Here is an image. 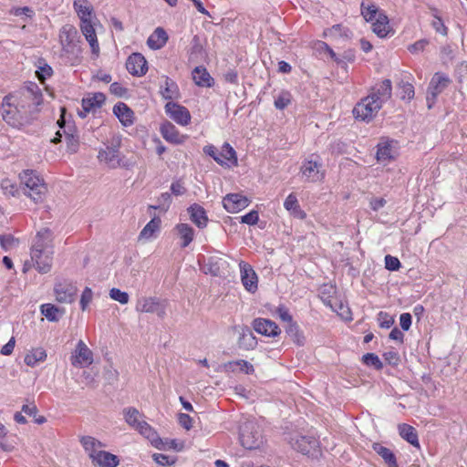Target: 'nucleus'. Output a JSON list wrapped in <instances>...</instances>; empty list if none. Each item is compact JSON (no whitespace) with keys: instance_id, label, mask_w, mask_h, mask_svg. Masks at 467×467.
Listing matches in <instances>:
<instances>
[{"instance_id":"obj_1","label":"nucleus","mask_w":467,"mask_h":467,"mask_svg":"<svg viewBox=\"0 0 467 467\" xmlns=\"http://www.w3.org/2000/svg\"><path fill=\"white\" fill-rule=\"evenodd\" d=\"M14 98L11 93L3 98L0 113L9 126L20 130L31 125L36 119L34 117L35 111L21 109Z\"/></svg>"},{"instance_id":"obj_2","label":"nucleus","mask_w":467,"mask_h":467,"mask_svg":"<svg viewBox=\"0 0 467 467\" xmlns=\"http://www.w3.org/2000/svg\"><path fill=\"white\" fill-rule=\"evenodd\" d=\"M14 99L18 102L21 109L35 111L34 117L37 119L40 112L39 107L43 104L41 88L36 82H26L17 92L13 94Z\"/></svg>"},{"instance_id":"obj_3","label":"nucleus","mask_w":467,"mask_h":467,"mask_svg":"<svg viewBox=\"0 0 467 467\" xmlns=\"http://www.w3.org/2000/svg\"><path fill=\"white\" fill-rule=\"evenodd\" d=\"M239 440L247 450H255L263 443V436L258 424L254 420H245L239 427Z\"/></svg>"},{"instance_id":"obj_4","label":"nucleus","mask_w":467,"mask_h":467,"mask_svg":"<svg viewBox=\"0 0 467 467\" xmlns=\"http://www.w3.org/2000/svg\"><path fill=\"white\" fill-rule=\"evenodd\" d=\"M53 245L35 243L31 248V258L35 262V267L40 274L50 272L53 262Z\"/></svg>"},{"instance_id":"obj_5","label":"nucleus","mask_w":467,"mask_h":467,"mask_svg":"<svg viewBox=\"0 0 467 467\" xmlns=\"http://www.w3.org/2000/svg\"><path fill=\"white\" fill-rule=\"evenodd\" d=\"M289 443L294 450L308 457L321 455L320 443L315 436L296 433L289 437Z\"/></svg>"},{"instance_id":"obj_6","label":"nucleus","mask_w":467,"mask_h":467,"mask_svg":"<svg viewBox=\"0 0 467 467\" xmlns=\"http://www.w3.org/2000/svg\"><path fill=\"white\" fill-rule=\"evenodd\" d=\"M203 152L222 166L237 165L236 151L228 142H224L221 150L213 145L204 146Z\"/></svg>"},{"instance_id":"obj_7","label":"nucleus","mask_w":467,"mask_h":467,"mask_svg":"<svg viewBox=\"0 0 467 467\" xmlns=\"http://www.w3.org/2000/svg\"><path fill=\"white\" fill-rule=\"evenodd\" d=\"M381 108L380 101L373 99V97L368 95L356 104L353 109V115L357 119L369 122Z\"/></svg>"},{"instance_id":"obj_8","label":"nucleus","mask_w":467,"mask_h":467,"mask_svg":"<svg viewBox=\"0 0 467 467\" xmlns=\"http://www.w3.org/2000/svg\"><path fill=\"white\" fill-rule=\"evenodd\" d=\"M120 139H113L111 145H107L105 149L99 151L98 158L100 161H104L109 168L116 169L118 167H128L129 164L123 162L120 157Z\"/></svg>"},{"instance_id":"obj_9","label":"nucleus","mask_w":467,"mask_h":467,"mask_svg":"<svg viewBox=\"0 0 467 467\" xmlns=\"http://www.w3.org/2000/svg\"><path fill=\"white\" fill-rule=\"evenodd\" d=\"M25 184L29 192L27 195L36 202H42L44 196L47 192V187L43 179L30 172L29 177L26 178Z\"/></svg>"},{"instance_id":"obj_10","label":"nucleus","mask_w":467,"mask_h":467,"mask_svg":"<svg viewBox=\"0 0 467 467\" xmlns=\"http://www.w3.org/2000/svg\"><path fill=\"white\" fill-rule=\"evenodd\" d=\"M77 292V286L67 280L57 282L54 286L56 300L59 303H72Z\"/></svg>"},{"instance_id":"obj_11","label":"nucleus","mask_w":467,"mask_h":467,"mask_svg":"<svg viewBox=\"0 0 467 467\" xmlns=\"http://www.w3.org/2000/svg\"><path fill=\"white\" fill-rule=\"evenodd\" d=\"M93 363V353L87 345L79 340L75 352L71 356V364L74 367L86 368Z\"/></svg>"},{"instance_id":"obj_12","label":"nucleus","mask_w":467,"mask_h":467,"mask_svg":"<svg viewBox=\"0 0 467 467\" xmlns=\"http://www.w3.org/2000/svg\"><path fill=\"white\" fill-rule=\"evenodd\" d=\"M165 111L169 117L180 125L186 126L191 121L189 109L178 103L169 101L165 105Z\"/></svg>"},{"instance_id":"obj_13","label":"nucleus","mask_w":467,"mask_h":467,"mask_svg":"<svg viewBox=\"0 0 467 467\" xmlns=\"http://www.w3.org/2000/svg\"><path fill=\"white\" fill-rule=\"evenodd\" d=\"M136 310L141 313H154L163 318L166 315L165 306L156 297H142L138 300Z\"/></svg>"},{"instance_id":"obj_14","label":"nucleus","mask_w":467,"mask_h":467,"mask_svg":"<svg viewBox=\"0 0 467 467\" xmlns=\"http://www.w3.org/2000/svg\"><path fill=\"white\" fill-rule=\"evenodd\" d=\"M241 280L244 288L250 293H255L258 289V277L252 266L244 261L239 264Z\"/></svg>"},{"instance_id":"obj_15","label":"nucleus","mask_w":467,"mask_h":467,"mask_svg":"<svg viewBox=\"0 0 467 467\" xmlns=\"http://www.w3.org/2000/svg\"><path fill=\"white\" fill-rule=\"evenodd\" d=\"M126 68L132 76L142 77L148 71V63L142 54L136 52L128 57Z\"/></svg>"},{"instance_id":"obj_16","label":"nucleus","mask_w":467,"mask_h":467,"mask_svg":"<svg viewBox=\"0 0 467 467\" xmlns=\"http://www.w3.org/2000/svg\"><path fill=\"white\" fill-rule=\"evenodd\" d=\"M252 327L254 331L265 337H275L281 333L278 325L275 321L267 318H254Z\"/></svg>"},{"instance_id":"obj_17","label":"nucleus","mask_w":467,"mask_h":467,"mask_svg":"<svg viewBox=\"0 0 467 467\" xmlns=\"http://www.w3.org/2000/svg\"><path fill=\"white\" fill-rule=\"evenodd\" d=\"M249 203V199L240 193H229L223 200L224 209L231 213L240 212L246 208Z\"/></svg>"},{"instance_id":"obj_18","label":"nucleus","mask_w":467,"mask_h":467,"mask_svg":"<svg viewBox=\"0 0 467 467\" xmlns=\"http://www.w3.org/2000/svg\"><path fill=\"white\" fill-rule=\"evenodd\" d=\"M160 131L166 141L175 145L183 144L188 139L187 135L181 134L176 127L168 120L161 125Z\"/></svg>"},{"instance_id":"obj_19","label":"nucleus","mask_w":467,"mask_h":467,"mask_svg":"<svg viewBox=\"0 0 467 467\" xmlns=\"http://www.w3.org/2000/svg\"><path fill=\"white\" fill-rule=\"evenodd\" d=\"M80 29L86 40L88 42L92 53L98 57L99 53V46L95 28L92 24V18L80 20Z\"/></svg>"},{"instance_id":"obj_20","label":"nucleus","mask_w":467,"mask_h":467,"mask_svg":"<svg viewBox=\"0 0 467 467\" xmlns=\"http://www.w3.org/2000/svg\"><path fill=\"white\" fill-rule=\"evenodd\" d=\"M392 94V84L390 79L386 78L379 84L371 88V92L368 94L369 97H373V99L380 101L382 106L384 102L391 98Z\"/></svg>"},{"instance_id":"obj_21","label":"nucleus","mask_w":467,"mask_h":467,"mask_svg":"<svg viewBox=\"0 0 467 467\" xmlns=\"http://www.w3.org/2000/svg\"><path fill=\"white\" fill-rule=\"evenodd\" d=\"M136 430L148 439L156 449L164 450L163 440L149 423L143 420L138 424Z\"/></svg>"},{"instance_id":"obj_22","label":"nucleus","mask_w":467,"mask_h":467,"mask_svg":"<svg viewBox=\"0 0 467 467\" xmlns=\"http://www.w3.org/2000/svg\"><path fill=\"white\" fill-rule=\"evenodd\" d=\"M113 114L124 127H130L134 123V112L124 102H118L114 105Z\"/></svg>"},{"instance_id":"obj_23","label":"nucleus","mask_w":467,"mask_h":467,"mask_svg":"<svg viewBox=\"0 0 467 467\" xmlns=\"http://www.w3.org/2000/svg\"><path fill=\"white\" fill-rule=\"evenodd\" d=\"M191 221L198 227L204 228L208 223V216L205 209L198 203L190 205L187 209Z\"/></svg>"},{"instance_id":"obj_24","label":"nucleus","mask_w":467,"mask_h":467,"mask_svg":"<svg viewBox=\"0 0 467 467\" xmlns=\"http://www.w3.org/2000/svg\"><path fill=\"white\" fill-rule=\"evenodd\" d=\"M322 164L317 161H306L302 167L301 171L307 180L311 182H317L323 179L324 174L320 173Z\"/></svg>"},{"instance_id":"obj_25","label":"nucleus","mask_w":467,"mask_h":467,"mask_svg":"<svg viewBox=\"0 0 467 467\" xmlns=\"http://www.w3.org/2000/svg\"><path fill=\"white\" fill-rule=\"evenodd\" d=\"M451 83L450 78L443 72H436L431 78L428 89L437 95L441 94Z\"/></svg>"},{"instance_id":"obj_26","label":"nucleus","mask_w":467,"mask_h":467,"mask_svg":"<svg viewBox=\"0 0 467 467\" xmlns=\"http://www.w3.org/2000/svg\"><path fill=\"white\" fill-rule=\"evenodd\" d=\"M92 463L100 467H117L119 463V460L115 454L106 451H99L96 453V456H94Z\"/></svg>"},{"instance_id":"obj_27","label":"nucleus","mask_w":467,"mask_h":467,"mask_svg":"<svg viewBox=\"0 0 467 467\" xmlns=\"http://www.w3.org/2000/svg\"><path fill=\"white\" fill-rule=\"evenodd\" d=\"M194 83L199 87L211 88L214 84L213 78L204 67H196L192 71Z\"/></svg>"},{"instance_id":"obj_28","label":"nucleus","mask_w":467,"mask_h":467,"mask_svg":"<svg viewBox=\"0 0 467 467\" xmlns=\"http://www.w3.org/2000/svg\"><path fill=\"white\" fill-rule=\"evenodd\" d=\"M106 101V96L102 92L93 93L92 96L82 99L81 105L85 112L99 109Z\"/></svg>"},{"instance_id":"obj_29","label":"nucleus","mask_w":467,"mask_h":467,"mask_svg":"<svg viewBox=\"0 0 467 467\" xmlns=\"http://www.w3.org/2000/svg\"><path fill=\"white\" fill-rule=\"evenodd\" d=\"M168 41V34L162 27H157L147 40L148 46L151 49H160L163 47Z\"/></svg>"},{"instance_id":"obj_30","label":"nucleus","mask_w":467,"mask_h":467,"mask_svg":"<svg viewBox=\"0 0 467 467\" xmlns=\"http://www.w3.org/2000/svg\"><path fill=\"white\" fill-rule=\"evenodd\" d=\"M399 433L402 439L408 441L410 444L414 447L420 448L418 433L414 427L407 424L401 423L398 426Z\"/></svg>"},{"instance_id":"obj_31","label":"nucleus","mask_w":467,"mask_h":467,"mask_svg":"<svg viewBox=\"0 0 467 467\" xmlns=\"http://www.w3.org/2000/svg\"><path fill=\"white\" fill-rule=\"evenodd\" d=\"M73 6L80 20L95 16L93 5L88 0H74Z\"/></svg>"},{"instance_id":"obj_32","label":"nucleus","mask_w":467,"mask_h":467,"mask_svg":"<svg viewBox=\"0 0 467 467\" xmlns=\"http://www.w3.org/2000/svg\"><path fill=\"white\" fill-rule=\"evenodd\" d=\"M372 23V31L379 36V37H386L390 31L389 24V18L386 16V14H379V16H378Z\"/></svg>"},{"instance_id":"obj_33","label":"nucleus","mask_w":467,"mask_h":467,"mask_svg":"<svg viewBox=\"0 0 467 467\" xmlns=\"http://www.w3.org/2000/svg\"><path fill=\"white\" fill-rule=\"evenodd\" d=\"M372 448L384 460L388 467H399L397 458L390 449L377 442Z\"/></svg>"},{"instance_id":"obj_34","label":"nucleus","mask_w":467,"mask_h":467,"mask_svg":"<svg viewBox=\"0 0 467 467\" xmlns=\"http://www.w3.org/2000/svg\"><path fill=\"white\" fill-rule=\"evenodd\" d=\"M161 220L153 214L151 220L143 227L140 233L139 239H150L156 232L160 231Z\"/></svg>"},{"instance_id":"obj_35","label":"nucleus","mask_w":467,"mask_h":467,"mask_svg":"<svg viewBox=\"0 0 467 467\" xmlns=\"http://www.w3.org/2000/svg\"><path fill=\"white\" fill-rule=\"evenodd\" d=\"M180 238L182 240L181 247H187L193 240L194 230L188 223H178L175 227Z\"/></svg>"},{"instance_id":"obj_36","label":"nucleus","mask_w":467,"mask_h":467,"mask_svg":"<svg viewBox=\"0 0 467 467\" xmlns=\"http://www.w3.org/2000/svg\"><path fill=\"white\" fill-rule=\"evenodd\" d=\"M41 314L50 322H57L64 314V310L53 304H43L40 306Z\"/></svg>"},{"instance_id":"obj_37","label":"nucleus","mask_w":467,"mask_h":467,"mask_svg":"<svg viewBox=\"0 0 467 467\" xmlns=\"http://www.w3.org/2000/svg\"><path fill=\"white\" fill-rule=\"evenodd\" d=\"M161 93L166 100H171L179 95L178 85L169 77H165L164 86H161Z\"/></svg>"},{"instance_id":"obj_38","label":"nucleus","mask_w":467,"mask_h":467,"mask_svg":"<svg viewBox=\"0 0 467 467\" xmlns=\"http://www.w3.org/2000/svg\"><path fill=\"white\" fill-rule=\"evenodd\" d=\"M361 15L367 22H373L379 14H384L385 12L379 10V7L375 4H367L364 0L360 5Z\"/></svg>"},{"instance_id":"obj_39","label":"nucleus","mask_w":467,"mask_h":467,"mask_svg":"<svg viewBox=\"0 0 467 467\" xmlns=\"http://www.w3.org/2000/svg\"><path fill=\"white\" fill-rule=\"evenodd\" d=\"M80 443L82 444L85 451L88 453V456L91 460H93L94 456H96V453L99 451L97 450V447L104 446L102 442L91 436H82L80 439Z\"/></svg>"},{"instance_id":"obj_40","label":"nucleus","mask_w":467,"mask_h":467,"mask_svg":"<svg viewBox=\"0 0 467 467\" xmlns=\"http://www.w3.org/2000/svg\"><path fill=\"white\" fill-rule=\"evenodd\" d=\"M257 345V339L253 332L246 328L242 332L238 339V346L240 348L250 350L254 349Z\"/></svg>"},{"instance_id":"obj_41","label":"nucleus","mask_w":467,"mask_h":467,"mask_svg":"<svg viewBox=\"0 0 467 467\" xmlns=\"http://www.w3.org/2000/svg\"><path fill=\"white\" fill-rule=\"evenodd\" d=\"M285 332L297 346L301 347L305 345L306 338L296 322L288 324L285 328Z\"/></svg>"},{"instance_id":"obj_42","label":"nucleus","mask_w":467,"mask_h":467,"mask_svg":"<svg viewBox=\"0 0 467 467\" xmlns=\"http://www.w3.org/2000/svg\"><path fill=\"white\" fill-rule=\"evenodd\" d=\"M204 53L205 50L202 43L201 37L198 35H194L191 41L190 48L188 50L190 59H197L202 57Z\"/></svg>"},{"instance_id":"obj_43","label":"nucleus","mask_w":467,"mask_h":467,"mask_svg":"<svg viewBox=\"0 0 467 467\" xmlns=\"http://www.w3.org/2000/svg\"><path fill=\"white\" fill-rule=\"evenodd\" d=\"M47 358V353L46 350H44L41 348L33 349L31 352L27 353L25 356L24 361L25 363L33 368L35 367L37 362L44 361Z\"/></svg>"},{"instance_id":"obj_44","label":"nucleus","mask_w":467,"mask_h":467,"mask_svg":"<svg viewBox=\"0 0 467 467\" xmlns=\"http://www.w3.org/2000/svg\"><path fill=\"white\" fill-rule=\"evenodd\" d=\"M15 448V443L9 441L8 431L5 426L0 422V449L3 451L11 452Z\"/></svg>"},{"instance_id":"obj_45","label":"nucleus","mask_w":467,"mask_h":467,"mask_svg":"<svg viewBox=\"0 0 467 467\" xmlns=\"http://www.w3.org/2000/svg\"><path fill=\"white\" fill-rule=\"evenodd\" d=\"M377 159L379 161H390L393 159V156L391 155L392 147L390 145L389 141L379 143L377 146Z\"/></svg>"},{"instance_id":"obj_46","label":"nucleus","mask_w":467,"mask_h":467,"mask_svg":"<svg viewBox=\"0 0 467 467\" xmlns=\"http://www.w3.org/2000/svg\"><path fill=\"white\" fill-rule=\"evenodd\" d=\"M204 273L213 276L221 275V259L215 256L209 257L204 265Z\"/></svg>"},{"instance_id":"obj_47","label":"nucleus","mask_w":467,"mask_h":467,"mask_svg":"<svg viewBox=\"0 0 467 467\" xmlns=\"http://www.w3.org/2000/svg\"><path fill=\"white\" fill-rule=\"evenodd\" d=\"M234 366H238L240 368V370L247 375H252L254 372V366L244 359L229 361L228 363L224 364V367L228 369H231L232 371L234 370Z\"/></svg>"},{"instance_id":"obj_48","label":"nucleus","mask_w":467,"mask_h":467,"mask_svg":"<svg viewBox=\"0 0 467 467\" xmlns=\"http://www.w3.org/2000/svg\"><path fill=\"white\" fill-rule=\"evenodd\" d=\"M61 33V42L63 45L66 46H70L71 44H73L74 38L78 35L77 29L71 25H66L65 26H63Z\"/></svg>"},{"instance_id":"obj_49","label":"nucleus","mask_w":467,"mask_h":467,"mask_svg":"<svg viewBox=\"0 0 467 467\" xmlns=\"http://www.w3.org/2000/svg\"><path fill=\"white\" fill-rule=\"evenodd\" d=\"M328 34L334 37L339 36L346 39H350L353 35L349 28L344 27L340 24L334 25L328 28Z\"/></svg>"},{"instance_id":"obj_50","label":"nucleus","mask_w":467,"mask_h":467,"mask_svg":"<svg viewBox=\"0 0 467 467\" xmlns=\"http://www.w3.org/2000/svg\"><path fill=\"white\" fill-rule=\"evenodd\" d=\"M400 89V98L403 100H410L414 98V87L411 83L400 81L398 85Z\"/></svg>"},{"instance_id":"obj_51","label":"nucleus","mask_w":467,"mask_h":467,"mask_svg":"<svg viewBox=\"0 0 467 467\" xmlns=\"http://www.w3.org/2000/svg\"><path fill=\"white\" fill-rule=\"evenodd\" d=\"M362 362L368 366L372 367L377 370H380L383 368V363L379 358L374 353H367L362 356Z\"/></svg>"},{"instance_id":"obj_52","label":"nucleus","mask_w":467,"mask_h":467,"mask_svg":"<svg viewBox=\"0 0 467 467\" xmlns=\"http://www.w3.org/2000/svg\"><path fill=\"white\" fill-rule=\"evenodd\" d=\"M284 206L287 211H293L294 213H300L301 217H304L306 215L305 213L301 211L297 198L293 193H290L286 197L284 202Z\"/></svg>"},{"instance_id":"obj_53","label":"nucleus","mask_w":467,"mask_h":467,"mask_svg":"<svg viewBox=\"0 0 467 467\" xmlns=\"http://www.w3.org/2000/svg\"><path fill=\"white\" fill-rule=\"evenodd\" d=\"M124 414L126 422L130 426L137 429L138 424L141 422L138 420L140 414L139 410L135 408L130 407L124 410Z\"/></svg>"},{"instance_id":"obj_54","label":"nucleus","mask_w":467,"mask_h":467,"mask_svg":"<svg viewBox=\"0 0 467 467\" xmlns=\"http://www.w3.org/2000/svg\"><path fill=\"white\" fill-rule=\"evenodd\" d=\"M292 100V95L289 91L283 90L278 97L275 99V107L277 109H285Z\"/></svg>"},{"instance_id":"obj_55","label":"nucleus","mask_w":467,"mask_h":467,"mask_svg":"<svg viewBox=\"0 0 467 467\" xmlns=\"http://www.w3.org/2000/svg\"><path fill=\"white\" fill-rule=\"evenodd\" d=\"M67 143V151L70 154L76 153L79 148V136L78 134H69V137H65Z\"/></svg>"},{"instance_id":"obj_56","label":"nucleus","mask_w":467,"mask_h":467,"mask_svg":"<svg viewBox=\"0 0 467 467\" xmlns=\"http://www.w3.org/2000/svg\"><path fill=\"white\" fill-rule=\"evenodd\" d=\"M109 296L115 300L119 302L122 305H125L129 302L130 296L127 292L121 291L119 288H111L109 290Z\"/></svg>"},{"instance_id":"obj_57","label":"nucleus","mask_w":467,"mask_h":467,"mask_svg":"<svg viewBox=\"0 0 467 467\" xmlns=\"http://www.w3.org/2000/svg\"><path fill=\"white\" fill-rule=\"evenodd\" d=\"M319 45L320 49L326 51L329 55L331 59H333V61H335L338 66H340L341 67H346L344 60L340 59L337 54L326 42L321 41Z\"/></svg>"},{"instance_id":"obj_58","label":"nucleus","mask_w":467,"mask_h":467,"mask_svg":"<svg viewBox=\"0 0 467 467\" xmlns=\"http://www.w3.org/2000/svg\"><path fill=\"white\" fill-rule=\"evenodd\" d=\"M348 144L340 140L333 141L329 145V150L333 155H342L347 152Z\"/></svg>"},{"instance_id":"obj_59","label":"nucleus","mask_w":467,"mask_h":467,"mask_svg":"<svg viewBox=\"0 0 467 467\" xmlns=\"http://www.w3.org/2000/svg\"><path fill=\"white\" fill-rule=\"evenodd\" d=\"M378 321L379 327L382 328H389L395 322L393 317H391L389 313L380 311L378 314Z\"/></svg>"},{"instance_id":"obj_60","label":"nucleus","mask_w":467,"mask_h":467,"mask_svg":"<svg viewBox=\"0 0 467 467\" xmlns=\"http://www.w3.org/2000/svg\"><path fill=\"white\" fill-rule=\"evenodd\" d=\"M152 457L156 463L161 466H171L176 462L175 457H170L162 453H154Z\"/></svg>"},{"instance_id":"obj_61","label":"nucleus","mask_w":467,"mask_h":467,"mask_svg":"<svg viewBox=\"0 0 467 467\" xmlns=\"http://www.w3.org/2000/svg\"><path fill=\"white\" fill-rule=\"evenodd\" d=\"M18 240L12 234H0V246L3 250L8 251Z\"/></svg>"},{"instance_id":"obj_62","label":"nucleus","mask_w":467,"mask_h":467,"mask_svg":"<svg viewBox=\"0 0 467 467\" xmlns=\"http://www.w3.org/2000/svg\"><path fill=\"white\" fill-rule=\"evenodd\" d=\"M385 267L389 271H398L401 264L397 257L388 254L385 256Z\"/></svg>"},{"instance_id":"obj_63","label":"nucleus","mask_w":467,"mask_h":467,"mask_svg":"<svg viewBox=\"0 0 467 467\" xmlns=\"http://www.w3.org/2000/svg\"><path fill=\"white\" fill-rule=\"evenodd\" d=\"M109 91L118 98H123L128 93V88L119 82H113L109 86Z\"/></svg>"},{"instance_id":"obj_64","label":"nucleus","mask_w":467,"mask_h":467,"mask_svg":"<svg viewBox=\"0 0 467 467\" xmlns=\"http://www.w3.org/2000/svg\"><path fill=\"white\" fill-rule=\"evenodd\" d=\"M36 74L37 78L39 80L43 81L46 78L52 76L53 69L48 64L45 63L43 66H40L38 67V70H36Z\"/></svg>"}]
</instances>
